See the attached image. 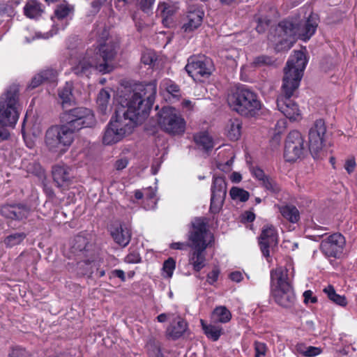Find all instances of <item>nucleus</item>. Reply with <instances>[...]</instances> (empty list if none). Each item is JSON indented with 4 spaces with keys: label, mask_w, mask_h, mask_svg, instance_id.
<instances>
[{
    "label": "nucleus",
    "mask_w": 357,
    "mask_h": 357,
    "mask_svg": "<svg viewBox=\"0 0 357 357\" xmlns=\"http://www.w3.org/2000/svg\"><path fill=\"white\" fill-rule=\"evenodd\" d=\"M298 31V19H286L281 21L275 32L278 40L275 41L276 52H283L289 50L295 42Z\"/></svg>",
    "instance_id": "1a4fd4ad"
},
{
    "label": "nucleus",
    "mask_w": 357,
    "mask_h": 357,
    "mask_svg": "<svg viewBox=\"0 0 357 357\" xmlns=\"http://www.w3.org/2000/svg\"><path fill=\"white\" fill-rule=\"evenodd\" d=\"M317 25L316 16L313 15H310L305 21L298 20V31L296 36L303 40H309L315 33Z\"/></svg>",
    "instance_id": "5701e85b"
},
{
    "label": "nucleus",
    "mask_w": 357,
    "mask_h": 357,
    "mask_svg": "<svg viewBox=\"0 0 357 357\" xmlns=\"http://www.w3.org/2000/svg\"><path fill=\"white\" fill-rule=\"evenodd\" d=\"M304 302L305 303H308L309 301L312 303H316L317 302V298L316 296H312V292L310 290H307L303 293Z\"/></svg>",
    "instance_id": "bf43d9fd"
},
{
    "label": "nucleus",
    "mask_w": 357,
    "mask_h": 357,
    "mask_svg": "<svg viewBox=\"0 0 357 357\" xmlns=\"http://www.w3.org/2000/svg\"><path fill=\"white\" fill-rule=\"evenodd\" d=\"M301 133L297 130L291 131L285 140L284 158L288 162H295L304 157L306 149Z\"/></svg>",
    "instance_id": "ddd939ff"
},
{
    "label": "nucleus",
    "mask_w": 357,
    "mask_h": 357,
    "mask_svg": "<svg viewBox=\"0 0 357 357\" xmlns=\"http://www.w3.org/2000/svg\"><path fill=\"white\" fill-rule=\"evenodd\" d=\"M202 329L205 335L213 341H217L222 333V328L219 325L206 324L201 319Z\"/></svg>",
    "instance_id": "c85d7f7f"
},
{
    "label": "nucleus",
    "mask_w": 357,
    "mask_h": 357,
    "mask_svg": "<svg viewBox=\"0 0 357 357\" xmlns=\"http://www.w3.org/2000/svg\"><path fill=\"white\" fill-rule=\"evenodd\" d=\"M164 7L162 10V15H163V20L162 23L164 24H166L169 22L170 19V17L174 14V10L171 6H167L166 4H163Z\"/></svg>",
    "instance_id": "a18cd8bd"
},
{
    "label": "nucleus",
    "mask_w": 357,
    "mask_h": 357,
    "mask_svg": "<svg viewBox=\"0 0 357 357\" xmlns=\"http://www.w3.org/2000/svg\"><path fill=\"white\" fill-rule=\"evenodd\" d=\"M72 90L73 84L71 83L66 82V85L59 91L58 94L61 100V104L63 110L70 107L75 103L73 95L72 93Z\"/></svg>",
    "instance_id": "bb28decb"
},
{
    "label": "nucleus",
    "mask_w": 357,
    "mask_h": 357,
    "mask_svg": "<svg viewBox=\"0 0 357 357\" xmlns=\"http://www.w3.org/2000/svg\"><path fill=\"white\" fill-rule=\"evenodd\" d=\"M8 357H28V354L24 349L17 347L13 349Z\"/></svg>",
    "instance_id": "603ef678"
},
{
    "label": "nucleus",
    "mask_w": 357,
    "mask_h": 357,
    "mask_svg": "<svg viewBox=\"0 0 357 357\" xmlns=\"http://www.w3.org/2000/svg\"><path fill=\"white\" fill-rule=\"evenodd\" d=\"M188 328V324L180 317L174 319L167 327L166 336L168 339L176 340L181 337Z\"/></svg>",
    "instance_id": "b1692460"
},
{
    "label": "nucleus",
    "mask_w": 357,
    "mask_h": 357,
    "mask_svg": "<svg viewBox=\"0 0 357 357\" xmlns=\"http://www.w3.org/2000/svg\"><path fill=\"white\" fill-rule=\"evenodd\" d=\"M61 123L73 134L84 128H93L96 125L93 112L84 107H68L60 114Z\"/></svg>",
    "instance_id": "0eeeda50"
},
{
    "label": "nucleus",
    "mask_w": 357,
    "mask_h": 357,
    "mask_svg": "<svg viewBox=\"0 0 357 357\" xmlns=\"http://www.w3.org/2000/svg\"><path fill=\"white\" fill-rule=\"evenodd\" d=\"M19 88L10 86L0 97V143L8 140L10 133L7 127L14 128L19 118Z\"/></svg>",
    "instance_id": "7ed1b4c3"
},
{
    "label": "nucleus",
    "mask_w": 357,
    "mask_h": 357,
    "mask_svg": "<svg viewBox=\"0 0 357 357\" xmlns=\"http://www.w3.org/2000/svg\"><path fill=\"white\" fill-rule=\"evenodd\" d=\"M251 171L253 176L260 181L261 183H263V181L268 177V176H266L264 171L258 167H252Z\"/></svg>",
    "instance_id": "49530a36"
},
{
    "label": "nucleus",
    "mask_w": 357,
    "mask_h": 357,
    "mask_svg": "<svg viewBox=\"0 0 357 357\" xmlns=\"http://www.w3.org/2000/svg\"><path fill=\"white\" fill-rule=\"evenodd\" d=\"M321 351V349L319 347L309 346L305 350V356L313 357L319 354Z\"/></svg>",
    "instance_id": "5fc2aeb1"
},
{
    "label": "nucleus",
    "mask_w": 357,
    "mask_h": 357,
    "mask_svg": "<svg viewBox=\"0 0 357 357\" xmlns=\"http://www.w3.org/2000/svg\"><path fill=\"white\" fill-rule=\"evenodd\" d=\"M218 275H219V271L218 270H213L211 272H210L207 275L208 282L210 284H213V282H215L218 280Z\"/></svg>",
    "instance_id": "680f3d73"
},
{
    "label": "nucleus",
    "mask_w": 357,
    "mask_h": 357,
    "mask_svg": "<svg viewBox=\"0 0 357 357\" xmlns=\"http://www.w3.org/2000/svg\"><path fill=\"white\" fill-rule=\"evenodd\" d=\"M229 278L234 282H239L243 279V275L239 271H234L230 273Z\"/></svg>",
    "instance_id": "e2e57ef3"
},
{
    "label": "nucleus",
    "mask_w": 357,
    "mask_h": 357,
    "mask_svg": "<svg viewBox=\"0 0 357 357\" xmlns=\"http://www.w3.org/2000/svg\"><path fill=\"white\" fill-rule=\"evenodd\" d=\"M44 83L45 82L42 76L38 73L32 78L30 84L28 86V89H33Z\"/></svg>",
    "instance_id": "8fccbe9b"
},
{
    "label": "nucleus",
    "mask_w": 357,
    "mask_h": 357,
    "mask_svg": "<svg viewBox=\"0 0 357 357\" xmlns=\"http://www.w3.org/2000/svg\"><path fill=\"white\" fill-rule=\"evenodd\" d=\"M324 291L327 294L328 298L335 303L341 306H345L347 305V303L345 296L337 294L332 285H328L324 289Z\"/></svg>",
    "instance_id": "473e14b6"
},
{
    "label": "nucleus",
    "mask_w": 357,
    "mask_h": 357,
    "mask_svg": "<svg viewBox=\"0 0 357 357\" xmlns=\"http://www.w3.org/2000/svg\"><path fill=\"white\" fill-rule=\"evenodd\" d=\"M26 237V234L24 232L14 233L6 236L3 243L7 247H13L20 244Z\"/></svg>",
    "instance_id": "72a5a7b5"
},
{
    "label": "nucleus",
    "mask_w": 357,
    "mask_h": 357,
    "mask_svg": "<svg viewBox=\"0 0 357 357\" xmlns=\"http://www.w3.org/2000/svg\"><path fill=\"white\" fill-rule=\"evenodd\" d=\"M204 13L198 8L190 7L187 13L186 21L182 29L185 32H190L197 29L202 22Z\"/></svg>",
    "instance_id": "4be33fe9"
},
{
    "label": "nucleus",
    "mask_w": 357,
    "mask_h": 357,
    "mask_svg": "<svg viewBox=\"0 0 357 357\" xmlns=\"http://www.w3.org/2000/svg\"><path fill=\"white\" fill-rule=\"evenodd\" d=\"M109 98L110 94L105 89H101L97 97V105L98 109L101 113H105Z\"/></svg>",
    "instance_id": "f704fd0d"
},
{
    "label": "nucleus",
    "mask_w": 357,
    "mask_h": 357,
    "mask_svg": "<svg viewBox=\"0 0 357 357\" xmlns=\"http://www.w3.org/2000/svg\"><path fill=\"white\" fill-rule=\"evenodd\" d=\"M231 317L230 312L224 306L217 307L213 312L212 319L214 321L226 323Z\"/></svg>",
    "instance_id": "7c9ffc66"
},
{
    "label": "nucleus",
    "mask_w": 357,
    "mask_h": 357,
    "mask_svg": "<svg viewBox=\"0 0 357 357\" xmlns=\"http://www.w3.org/2000/svg\"><path fill=\"white\" fill-rule=\"evenodd\" d=\"M328 136L325 121L317 119L308 132L309 151L314 159L320 158V153L326 146Z\"/></svg>",
    "instance_id": "9d476101"
},
{
    "label": "nucleus",
    "mask_w": 357,
    "mask_h": 357,
    "mask_svg": "<svg viewBox=\"0 0 357 357\" xmlns=\"http://www.w3.org/2000/svg\"><path fill=\"white\" fill-rule=\"evenodd\" d=\"M255 357L264 356L266 354V346L264 343L255 342Z\"/></svg>",
    "instance_id": "de8ad7c7"
},
{
    "label": "nucleus",
    "mask_w": 357,
    "mask_h": 357,
    "mask_svg": "<svg viewBox=\"0 0 357 357\" xmlns=\"http://www.w3.org/2000/svg\"><path fill=\"white\" fill-rule=\"evenodd\" d=\"M261 185L268 191L273 194H276L280 191V187L278 183L271 177L268 176Z\"/></svg>",
    "instance_id": "58836bf2"
},
{
    "label": "nucleus",
    "mask_w": 357,
    "mask_h": 357,
    "mask_svg": "<svg viewBox=\"0 0 357 357\" xmlns=\"http://www.w3.org/2000/svg\"><path fill=\"white\" fill-rule=\"evenodd\" d=\"M278 243V235L275 228L272 225L264 226L259 238V244L263 255L268 257L269 249L277 246Z\"/></svg>",
    "instance_id": "6ab92c4d"
},
{
    "label": "nucleus",
    "mask_w": 357,
    "mask_h": 357,
    "mask_svg": "<svg viewBox=\"0 0 357 357\" xmlns=\"http://www.w3.org/2000/svg\"><path fill=\"white\" fill-rule=\"evenodd\" d=\"M271 294L278 305L288 309L294 305L296 296L286 268L278 267L271 271Z\"/></svg>",
    "instance_id": "39448f33"
},
{
    "label": "nucleus",
    "mask_w": 357,
    "mask_h": 357,
    "mask_svg": "<svg viewBox=\"0 0 357 357\" xmlns=\"http://www.w3.org/2000/svg\"><path fill=\"white\" fill-rule=\"evenodd\" d=\"M156 86L154 83L137 85L117 106L105 131L102 142L111 145L121 140L148 116L154 102Z\"/></svg>",
    "instance_id": "f257e3e1"
},
{
    "label": "nucleus",
    "mask_w": 357,
    "mask_h": 357,
    "mask_svg": "<svg viewBox=\"0 0 357 357\" xmlns=\"http://www.w3.org/2000/svg\"><path fill=\"white\" fill-rule=\"evenodd\" d=\"M257 25L255 28L259 33H264L269 26L270 20L267 17L259 16L255 17Z\"/></svg>",
    "instance_id": "ea45409f"
},
{
    "label": "nucleus",
    "mask_w": 357,
    "mask_h": 357,
    "mask_svg": "<svg viewBox=\"0 0 357 357\" xmlns=\"http://www.w3.org/2000/svg\"><path fill=\"white\" fill-rule=\"evenodd\" d=\"M117 277L121 279V281L124 282L126 280L125 273L122 270L116 269L111 271L109 274V279L112 278Z\"/></svg>",
    "instance_id": "4d7b16f0"
},
{
    "label": "nucleus",
    "mask_w": 357,
    "mask_h": 357,
    "mask_svg": "<svg viewBox=\"0 0 357 357\" xmlns=\"http://www.w3.org/2000/svg\"><path fill=\"white\" fill-rule=\"evenodd\" d=\"M24 14L29 18H36L43 13L40 3L36 0H29L24 6Z\"/></svg>",
    "instance_id": "c756f323"
},
{
    "label": "nucleus",
    "mask_w": 357,
    "mask_h": 357,
    "mask_svg": "<svg viewBox=\"0 0 357 357\" xmlns=\"http://www.w3.org/2000/svg\"><path fill=\"white\" fill-rule=\"evenodd\" d=\"M146 346L149 357H163L160 344L158 341H156L155 339H150Z\"/></svg>",
    "instance_id": "c9c22d12"
},
{
    "label": "nucleus",
    "mask_w": 357,
    "mask_h": 357,
    "mask_svg": "<svg viewBox=\"0 0 357 357\" xmlns=\"http://www.w3.org/2000/svg\"><path fill=\"white\" fill-rule=\"evenodd\" d=\"M155 0H139V5L144 12H148L151 8Z\"/></svg>",
    "instance_id": "864d4df0"
},
{
    "label": "nucleus",
    "mask_w": 357,
    "mask_h": 357,
    "mask_svg": "<svg viewBox=\"0 0 357 357\" xmlns=\"http://www.w3.org/2000/svg\"><path fill=\"white\" fill-rule=\"evenodd\" d=\"M98 61L96 60L93 55L87 52L86 55L72 68V72L79 77H89L93 70H98Z\"/></svg>",
    "instance_id": "aec40b11"
},
{
    "label": "nucleus",
    "mask_w": 357,
    "mask_h": 357,
    "mask_svg": "<svg viewBox=\"0 0 357 357\" xmlns=\"http://www.w3.org/2000/svg\"><path fill=\"white\" fill-rule=\"evenodd\" d=\"M95 271H98V262L94 259H85L77 263L76 271L79 276L91 278Z\"/></svg>",
    "instance_id": "a878e982"
},
{
    "label": "nucleus",
    "mask_w": 357,
    "mask_h": 357,
    "mask_svg": "<svg viewBox=\"0 0 357 357\" xmlns=\"http://www.w3.org/2000/svg\"><path fill=\"white\" fill-rule=\"evenodd\" d=\"M280 211L282 215L291 222H296L299 219L298 211L294 206L286 205L282 206Z\"/></svg>",
    "instance_id": "2f4dec72"
},
{
    "label": "nucleus",
    "mask_w": 357,
    "mask_h": 357,
    "mask_svg": "<svg viewBox=\"0 0 357 357\" xmlns=\"http://www.w3.org/2000/svg\"><path fill=\"white\" fill-rule=\"evenodd\" d=\"M102 6V2L100 0H94L91 2V7L93 10L91 11L93 13H97Z\"/></svg>",
    "instance_id": "0e129e2a"
},
{
    "label": "nucleus",
    "mask_w": 357,
    "mask_h": 357,
    "mask_svg": "<svg viewBox=\"0 0 357 357\" xmlns=\"http://www.w3.org/2000/svg\"><path fill=\"white\" fill-rule=\"evenodd\" d=\"M175 266L176 262L173 258L170 257L165 261L162 269L167 273V277H172Z\"/></svg>",
    "instance_id": "c03bdc74"
},
{
    "label": "nucleus",
    "mask_w": 357,
    "mask_h": 357,
    "mask_svg": "<svg viewBox=\"0 0 357 357\" xmlns=\"http://www.w3.org/2000/svg\"><path fill=\"white\" fill-rule=\"evenodd\" d=\"M73 133L61 123L50 127L45 134V143L51 150L60 149L69 146L74 139Z\"/></svg>",
    "instance_id": "9b49d317"
},
{
    "label": "nucleus",
    "mask_w": 357,
    "mask_h": 357,
    "mask_svg": "<svg viewBox=\"0 0 357 357\" xmlns=\"http://www.w3.org/2000/svg\"><path fill=\"white\" fill-rule=\"evenodd\" d=\"M44 191L46 195L50 197H54L55 196L54 192L52 188L49 187L47 184H44Z\"/></svg>",
    "instance_id": "774afa93"
},
{
    "label": "nucleus",
    "mask_w": 357,
    "mask_h": 357,
    "mask_svg": "<svg viewBox=\"0 0 357 357\" xmlns=\"http://www.w3.org/2000/svg\"><path fill=\"white\" fill-rule=\"evenodd\" d=\"M70 12V8L68 5L61 4L57 6L54 15L58 19L61 20L66 17Z\"/></svg>",
    "instance_id": "37998d69"
},
{
    "label": "nucleus",
    "mask_w": 357,
    "mask_h": 357,
    "mask_svg": "<svg viewBox=\"0 0 357 357\" xmlns=\"http://www.w3.org/2000/svg\"><path fill=\"white\" fill-rule=\"evenodd\" d=\"M185 70L194 80L200 81L211 75L213 65L212 60L204 55L192 56L188 59Z\"/></svg>",
    "instance_id": "f8f14e48"
},
{
    "label": "nucleus",
    "mask_w": 357,
    "mask_h": 357,
    "mask_svg": "<svg viewBox=\"0 0 357 357\" xmlns=\"http://www.w3.org/2000/svg\"><path fill=\"white\" fill-rule=\"evenodd\" d=\"M30 212L31 207L23 203L0 205V215L11 220L22 221L26 219Z\"/></svg>",
    "instance_id": "f3484780"
},
{
    "label": "nucleus",
    "mask_w": 357,
    "mask_h": 357,
    "mask_svg": "<svg viewBox=\"0 0 357 357\" xmlns=\"http://www.w3.org/2000/svg\"><path fill=\"white\" fill-rule=\"evenodd\" d=\"M117 47V44L112 40L100 45L98 52L93 54L98 61V72L105 74L112 71L114 67L111 63L116 54Z\"/></svg>",
    "instance_id": "4468645a"
},
{
    "label": "nucleus",
    "mask_w": 357,
    "mask_h": 357,
    "mask_svg": "<svg viewBox=\"0 0 357 357\" xmlns=\"http://www.w3.org/2000/svg\"><path fill=\"white\" fill-rule=\"evenodd\" d=\"M344 245V237L340 233H335L322 241L320 250L328 257L337 258L342 255Z\"/></svg>",
    "instance_id": "dca6fc26"
},
{
    "label": "nucleus",
    "mask_w": 357,
    "mask_h": 357,
    "mask_svg": "<svg viewBox=\"0 0 357 357\" xmlns=\"http://www.w3.org/2000/svg\"><path fill=\"white\" fill-rule=\"evenodd\" d=\"M110 233L114 241L123 247L126 246L131 238V234L126 225L120 224L119 226L112 228Z\"/></svg>",
    "instance_id": "393cba45"
},
{
    "label": "nucleus",
    "mask_w": 357,
    "mask_h": 357,
    "mask_svg": "<svg viewBox=\"0 0 357 357\" xmlns=\"http://www.w3.org/2000/svg\"><path fill=\"white\" fill-rule=\"evenodd\" d=\"M52 175L56 186L66 190L74 178L72 168L66 164H57L52 168Z\"/></svg>",
    "instance_id": "a211bd4d"
},
{
    "label": "nucleus",
    "mask_w": 357,
    "mask_h": 357,
    "mask_svg": "<svg viewBox=\"0 0 357 357\" xmlns=\"http://www.w3.org/2000/svg\"><path fill=\"white\" fill-rule=\"evenodd\" d=\"M227 195V184L225 177L214 176L211 187L210 210L211 213H218L222 207Z\"/></svg>",
    "instance_id": "2eb2a0df"
},
{
    "label": "nucleus",
    "mask_w": 357,
    "mask_h": 357,
    "mask_svg": "<svg viewBox=\"0 0 357 357\" xmlns=\"http://www.w3.org/2000/svg\"><path fill=\"white\" fill-rule=\"evenodd\" d=\"M166 89L168 93L172 94L174 96H177L179 92V87L175 84H169L167 86Z\"/></svg>",
    "instance_id": "052dcab7"
},
{
    "label": "nucleus",
    "mask_w": 357,
    "mask_h": 357,
    "mask_svg": "<svg viewBox=\"0 0 357 357\" xmlns=\"http://www.w3.org/2000/svg\"><path fill=\"white\" fill-rule=\"evenodd\" d=\"M275 63V60L268 56L261 55L256 57L254 60L253 63L255 66H271Z\"/></svg>",
    "instance_id": "79ce46f5"
},
{
    "label": "nucleus",
    "mask_w": 357,
    "mask_h": 357,
    "mask_svg": "<svg viewBox=\"0 0 357 357\" xmlns=\"http://www.w3.org/2000/svg\"><path fill=\"white\" fill-rule=\"evenodd\" d=\"M71 250L75 254L84 252L86 257L92 258L93 255V244L91 242V236L87 234L77 235L73 241Z\"/></svg>",
    "instance_id": "412c9836"
},
{
    "label": "nucleus",
    "mask_w": 357,
    "mask_h": 357,
    "mask_svg": "<svg viewBox=\"0 0 357 357\" xmlns=\"http://www.w3.org/2000/svg\"><path fill=\"white\" fill-rule=\"evenodd\" d=\"M45 83L55 82L56 81L57 73L52 69H47L39 73Z\"/></svg>",
    "instance_id": "a19ab883"
},
{
    "label": "nucleus",
    "mask_w": 357,
    "mask_h": 357,
    "mask_svg": "<svg viewBox=\"0 0 357 357\" xmlns=\"http://www.w3.org/2000/svg\"><path fill=\"white\" fill-rule=\"evenodd\" d=\"M128 164V160L127 158H122L117 160L115 162V168L116 170H122L127 167Z\"/></svg>",
    "instance_id": "13d9d810"
},
{
    "label": "nucleus",
    "mask_w": 357,
    "mask_h": 357,
    "mask_svg": "<svg viewBox=\"0 0 357 357\" xmlns=\"http://www.w3.org/2000/svg\"><path fill=\"white\" fill-rule=\"evenodd\" d=\"M140 261V255L137 252L135 251L130 252L126 257V261L130 264L139 263Z\"/></svg>",
    "instance_id": "3c124183"
},
{
    "label": "nucleus",
    "mask_w": 357,
    "mask_h": 357,
    "mask_svg": "<svg viewBox=\"0 0 357 357\" xmlns=\"http://www.w3.org/2000/svg\"><path fill=\"white\" fill-rule=\"evenodd\" d=\"M228 103L234 111L245 117L255 116L261 109L257 95L244 86L236 88L229 96Z\"/></svg>",
    "instance_id": "423d86ee"
},
{
    "label": "nucleus",
    "mask_w": 357,
    "mask_h": 357,
    "mask_svg": "<svg viewBox=\"0 0 357 357\" xmlns=\"http://www.w3.org/2000/svg\"><path fill=\"white\" fill-rule=\"evenodd\" d=\"M229 195L232 199H238L242 202L248 201L250 197L248 191L238 187H232L229 191Z\"/></svg>",
    "instance_id": "4c0bfd02"
},
{
    "label": "nucleus",
    "mask_w": 357,
    "mask_h": 357,
    "mask_svg": "<svg viewBox=\"0 0 357 357\" xmlns=\"http://www.w3.org/2000/svg\"><path fill=\"white\" fill-rule=\"evenodd\" d=\"M208 229L206 222L203 218H196L191 222L188 231L189 246L194 249L190 257V264H192L195 271L199 272L205 266V255L204 252L208 245L205 240Z\"/></svg>",
    "instance_id": "20e7f679"
},
{
    "label": "nucleus",
    "mask_w": 357,
    "mask_h": 357,
    "mask_svg": "<svg viewBox=\"0 0 357 357\" xmlns=\"http://www.w3.org/2000/svg\"><path fill=\"white\" fill-rule=\"evenodd\" d=\"M241 123L238 120L232 121L228 128V137L232 141L237 140L241 136Z\"/></svg>",
    "instance_id": "e433bc0d"
},
{
    "label": "nucleus",
    "mask_w": 357,
    "mask_h": 357,
    "mask_svg": "<svg viewBox=\"0 0 357 357\" xmlns=\"http://www.w3.org/2000/svg\"><path fill=\"white\" fill-rule=\"evenodd\" d=\"M307 346L305 344L300 343L296 344V351L299 354H301L305 356V350L307 349Z\"/></svg>",
    "instance_id": "338daca9"
},
{
    "label": "nucleus",
    "mask_w": 357,
    "mask_h": 357,
    "mask_svg": "<svg viewBox=\"0 0 357 357\" xmlns=\"http://www.w3.org/2000/svg\"><path fill=\"white\" fill-rule=\"evenodd\" d=\"M155 61V54L151 52H144L141 57V61L145 65H151Z\"/></svg>",
    "instance_id": "09e8293b"
},
{
    "label": "nucleus",
    "mask_w": 357,
    "mask_h": 357,
    "mask_svg": "<svg viewBox=\"0 0 357 357\" xmlns=\"http://www.w3.org/2000/svg\"><path fill=\"white\" fill-rule=\"evenodd\" d=\"M306 64L305 54L302 51H295L284 68L282 94L277 98V107L287 118L292 121L296 120L301 115L298 106L291 97L295 95L300 85Z\"/></svg>",
    "instance_id": "f03ea898"
},
{
    "label": "nucleus",
    "mask_w": 357,
    "mask_h": 357,
    "mask_svg": "<svg viewBox=\"0 0 357 357\" xmlns=\"http://www.w3.org/2000/svg\"><path fill=\"white\" fill-rule=\"evenodd\" d=\"M230 178L233 183H237L241 181L242 176L240 173L234 172L231 174Z\"/></svg>",
    "instance_id": "69168bd1"
},
{
    "label": "nucleus",
    "mask_w": 357,
    "mask_h": 357,
    "mask_svg": "<svg viewBox=\"0 0 357 357\" xmlns=\"http://www.w3.org/2000/svg\"><path fill=\"white\" fill-rule=\"evenodd\" d=\"M157 122L162 130L172 135H180L185 131L184 119L172 107H162L157 114Z\"/></svg>",
    "instance_id": "6e6552de"
},
{
    "label": "nucleus",
    "mask_w": 357,
    "mask_h": 357,
    "mask_svg": "<svg viewBox=\"0 0 357 357\" xmlns=\"http://www.w3.org/2000/svg\"><path fill=\"white\" fill-rule=\"evenodd\" d=\"M356 167V161L354 158L347 159L344 164V168L349 174L354 171Z\"/></svg>",
    "instance_id": "6e6d98bb"
},
{
    "label": "nucleus",
    "mask_w": 357,
    "mask_h": 357,
    "mask_svg": "<svg viewBox=\"0 0 357 357\" xmlns=\"http://www.w3.org/2000/svg\"><path fill=\"white\" fill-rule=\"evenodd\" d=\"M194 141L199 149L206 151L211 150L213 148V142L212 138L206 132H201L194 135Z\"/></svg>",
    "instance_id": "cd10ccee"
}]
</instances>
